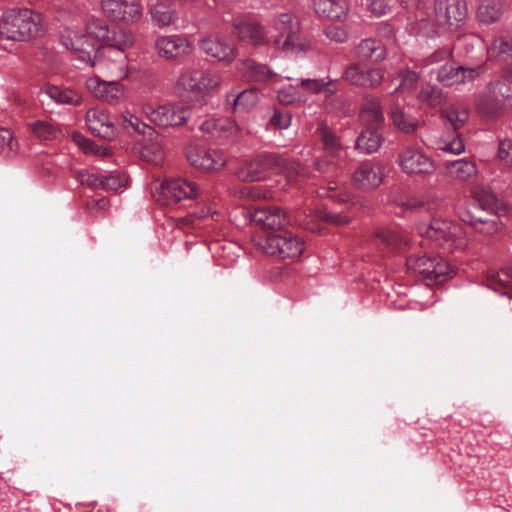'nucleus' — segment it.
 I'll list each match as a JSON object with an SVG mask.
<instances>
[{
	"instance_id": "1",
	"label": "nucleus",
	"mask_w": 512,
	"mask_h": 512,
	"mask_svg": "<svg viewBox=\"0 0 512 512\" xmlns=\"http://www.w3.org/2000/svg\"><path fill=\"white\" fill-rule=\"evenodd\" d=\"M110 29L99 19H93L86 25L84 34L68 31L61 36V43L69 49L77 60L84 64H95L99 61L97 54L101 49V41L106 43Z\"/></svg>"
},
{
	"instance_id": "2",
	"label": "nucleus",
	"mask_w": 512,
	"mask_h": 512,
	"mask_svg": "<svg viewBox=\"0 0 512 512\" xmlns=\"http://www.w3.org/2000/svg\"><path fill=\"white\" fill-rule=\"evenodd\" d=\"M43 32L42 16L28 8L6 11L0 18V38L26 41Z\"/></svg>"
},
{
	"instance_id": "3",
	"label": "nucleus",
	"mask_w": 512,
	"mask_h": 512,
	"mask_svg": "<svg viewBox=\"0 0 512 512\" xmlns=\"http://www.w3.org/2000/svg\"><path fill=\"white\" fill-rule=\"evenodd\" d=\"M277 32L273 36V45L291 56H300L311 50V41L301 32L300 21L291 13L279 14L273 23Z\"/></svg>"
},
{
	"instance_id": "4",
	"label": "nucleus",
	"mask_w": 512,
	"mask_h": 512,
	"mask_svg": "<svg viewBox=\"0 0 512 512\" xmlns=\"http://www.w3.org/2000/svg\"><path fill=\"white\" fill-rule=\"evenodd\" d=\"M221 81L218 72L190 68L180 74L176 90L181 96L187 93L189 98L203 105L206 103V96L218 89Z\"/></svg>"
},
{
	"instance_id": "5",
	"label": "nucleus",
	"mask_w": 512,
	"mask_h": 512,
	"mask_svg": "<svg viewBox=\"0 0 512 512\" xmlns=\"http://www.w3.org/2000/svg\"><path fill=\"white\" fill-rule=\"evenodd\" d=\"M417 230L422 237L434 241L446 252H454L466 245L461 228L445 220L434 219L430 223H421Z\"/></svg>"
},
{
	"instance_id": "6",
	"label": "nucleus",
	"mask_w": 512,
	"mask_h": 512,
	"mask_svg": "<svg viewBox=\"0 0 512 512\" xmlns=\"http://www.w3.org/2000/svg\"><path fill=\"white\" fill-rule=\"evenodd\" d=\"M257 246L265 254L282 259L299 257L304 250L303 240L289 230H280L266 233Z\"/></svg>"
},
{
	"instance_id": "7",
	"label": "nucleus",
	"mask_w": 512,
	"mask_h": 512,
	"mask_svg": "<svg viewBox=\"0 0 512 512\" xmlns=\"http://www.w3.org/2000/svg\"><path fill=\"white\" fill-rule=\"evenodd\" d=\"M290 165L287 158L275 152H264L239 168L237 176L244 182L260 181L266 177V172H287Z\"/></svg>"
},
{
	"instance_id": "8",
	"label": "nucleus",
	"mask_w": 512,
	"mask_h": 512,
	"mask_svg": "<svg viewBox=\"0 0 512 512\" xmlns=\"http://www.w3.org/2000/svg\"><path fill=\"white\" fill-rule=\"evenodd\" d=\"M406 265L409 271L419 274L431 283H441L450 274L447 262L439 256L412 255L407 258Z\"/></svg>"
},
{
	"instance_id": "9",
	"label": "nucleus",
	"mask_w": 512,
	"mask_h": 512,
	"mask_svg": "<svg viewBox=\"0 0 512 512\" xmlns=\"http://www.w3.org/2000/svg\"><path fill=\"white\" fill-rule=\"evenodd\" d=\"M154 48L160 57L178 64L183 63L193 53L190 40L178 34L157 37Z\"/></svg>"
},
{
	"instance_id": "10",
	"label": "nucleus",
	"mask_w": 512,
	"mask_h": 512,
	"mask_svg": "<svg viewBox=\"0 0 512 512\" xmlns=\"http://www.w3.org/2000/svg\"><path fill=\"white\" fill-rule=\"evenodd\" d=\"M342 79L356 87L374 89L382 83L384 70L380 67H370L360 62H353L343 70Z\"/></svg>"
},
{
	"instance_id": "11",
	"label": "nucleus",
	"mask_w": 512,
	"mask_h": 512,
	"mask_svg": "<svg viewBox=\"0 0 512 512\" xmlns=\"http://www.w3.org/2000/svg\"><path fill=\"white\" fill-rule=\"evenodd\" d=\"M198 196L199 189L196 183L186 178H174L161 183L158 200L165 205H172L196 199Z\"/></svg>"
},
{
	"instance_id": "12",
	"label": "nucleus",
	"mask_w": 512,
	"mask_h": 512,
	"mask_svg": "<svg viewBox=\"0 0 512 512\" xmlns=\"http://www.w3.org/2000/svg\"><path fill=\"white\" fill-rule=\"evenodd\" d=\"M148 119L159 127H177L183 125L190 117V110L179 104H164L156 108H144Z\"/></svg>"
},
{
	"instance_id": "13",
	"label": "nucleus",
	"mask_w": 512,
	"mask_h": 512,
	"mask_svg": "<svg viewBox=\"0 0 512 512\" xmlns=\"http://www.w3.org/2000/svg\"><path fill=\"white\" fill-rule=\"evenodd\" d=\"M224 21L231 24L232 34L240 41L253 45H265L269 43L264 27L249 16L240 15L232 20L224 18Z\"/></svg>"
},
{
	"instance_id": "14",
	"label": "nucleus",
	"mask_w": 512,
	"mask_h": 512,
	"mask_svg": "<svg viewBox=\"0 0 512 512\" xmlns=\"http://www.w3.org/2000/svg\"><path fill=\"white\" fill-rule=\"evenodd\" d=\"M186 157L193 167L203 171L219 170L227 161L222 150L198 145H189L186 148Z\"/></svg>"
},
{
	"instance_id": "15",
	"label": "nucleus",
	"mask_w": 512,
	"mask_h": 512,
	"mask_svg": "<svg viewBox=\"0 0 512 512\" xmlns=\"http://www.w3.org/2000/svg\"><path fill=\"white\" fill-rule=\"evenodd\" d=\"M402 171L408 175H429L435 171L434 162L420 149L407 146L398 156Z\"/></svg>"
},
{
	"instance_id": "16",
	"label": "nucleus",
	"mask_w": 512,
	"mask_h": 512,
	"mask_svg": "<svg viewBox=\"0 0 512 512\" xmlns=\"http://www.w3.org/2000/svg\"><path fill=\"white\" fill-rule=\"evenodd\" d=\"M400 4L411 11L412 15L409 16L411 31L425 36L434 37L437 32L433 26V23L427 18L428 17V6L425 0H399Z\"/></svg>"
},
{
	"instance_id": "17",
	"label": "nucleus",
	"mask_w": 512,
	"mask_h": 512,
	"mask_svg": "<svg viewBox=\"0 0 512 512\" xmlns=\"http://www.w3.org/2000/svg\"><path fill=\"white\" fill-rule=\"evenodd\" d=\"M97 63L87 64L90 67H98L100 70H107L111 76L123 79L129 73V60L126 53L114 48H101Z\"/></svg>"
},
{
	"instance_id": "18",
	"label": "nucleus",
	"mask_w": 512,
	"mask_h": 512,
	"mask_svg": "<svg viewBox=\"0 0 512 512\" xmlns=\"http://www.w3.org/2000/svg\"><path fill=\"white\" fill-rule=\"evenodd\" d=\"M85 86L96 98L109 104H118L126 99V89L117 81H104L93 76L86 80Z\"/></svg>"
},
{
	"instance_id": "19",
	"label": "nucleus",
	"mask_w": 512,
	"mask_h": 512,
	"mask_svg": "<svg viewBox=\"0 0 512 512\" xmlns=\"http://www.w3.org/2000/svg\"><path fill=\"white\" fill-rule=\"evenodd\" d=\"M472 197V202L467 204L460 211H469L474 215H478L480 213L498 214L502 210L503 203L487 186L474 187Z\"/></svg>"
},
{
	"instance_id": "20",
	"label": "nucleus",
	"mask_w": 512,
	"mask_h": 512,
	"mask_svg": "<svg viewBox=\"0 0 512 512\" xmlns=\"http://www.w3.org/2000/svg\"><path fill=\"white\" fill-rule=\"evenodd\" d=\"M467 16L464 0H436L434 5V23L437 25H454Z\"/></svg>"
},
{
	"instance_id": "21",
	"label": "nucleus",
	"mask_w": 512,
	"mask_h": 512,
	"mask_svg": "<svg viewBox=\"0 0 512 512\" xmlns=\"http://www.w3.org/2000/svg\"><path fill=\"white\" fill-rule=\"evenodd\" d=\"M248 215L255 224L274 232L282 230L289 223L286 213L276 206L255 207Z\"/></svg>"
},
{
	"instance_id": "22",
	"label": "nucleus",
	"mask_w": 512,
	"mask_h": 512,
	"mask_svg": "<svg viewBox=\"0 0 512 512\" xmlns=\"http://www.w3.org/2000/svg\"><path fill=\"white\" fill-rule=\"evenodd\" d=\"M384 171L382 163L365 161L353 173V182L362 190L375 189L383 182Z\"/></svg>"
},
{
	"instance_id": "23",
	"label": "nucleus",
	"mask_w": 512,
	"mask_h": 512,
	"mask_svg": "<svg viewBox=\"0 0 512 512\" xmlns=\"http://www.w3.org/2000/svg\"><path fill=\"white\" fill-rule=\"evenodd\" d=\"M102 9L113 20L134 22L141 17V7L136 0H102Z\"/></svg>"
},
{
	"instance_id": "24",
	"label": "nucleus",
	"mask_w": 512,
	"mask_h": 512,
	"mask_svg": "<svg viewBox=\"0 0 512 512\" xmlns=\"http://www.w3.org/2000/svg\"><path fill=\"white\" fill-rule=\"evenodd\" d=\"M86 125L95 135L104 139H114L117 135L112 116L103 109L91 108L86 112Z\"/></svg>"
},
{
	"instance_id": "25",
	"label": "nucleus",
	"mask_w": 512,
	"mask_h": 512,
	"mask_svg": "<svg viewBox=\"0 0 512 512\" xmlns=\"http://www.w3.org/2000/svg\"><path fill=\"white\" fill-rule=\"evenodd\" d=\"M480 74V67L471 68L455 63H446L437 72L436 79L445 86L472 81Z\"/></svg>"
},
{
	"instance_id": "26",
	"label": "nucleus",
	"mask_w": 512,
	"mask_h": 512,
	"mask_svg": "<svg viewBox=\"0 0 512 512\" xmlns=\"http://www.w3.org/2000/svg\"><path fill=\"white\" fill-rule=\"evenodd\" d=\"M199 129L203 134L216 141H225L238 132L237 124L229 118H209L203 121Z\"/></svg>"
},
{
	"instance_id": "27",
	"label": "nucleus",
	"mask_w": 512,
	"mask_h": 512,
	"mask_svg": "<svg viewBox=\"0 0 512 512\" xmlns=\"http://www.w3.org/2000/svg\"><path fill=\"white\" fill-rule=\"evenodd\" d=\"M200 48L208 57L230 63L236 58L235 49L218 35H209L200 41Z\"/></svg>"
},
{
	"instance_id": "28",
	"label": "nucleus",
	"mask_w": 512,
	"mask_h": 512,
	"mask_svg": "<svg viewBox=\"0 0 512 512\" xmlns=\"http://www.w3.org/2000/svg\"><path fill=\"white\" fill-rule=\"evenodd\" d=\"M459 217L462 222L473 227L476 232L486 236H493L503 228L498 214H491L490 218H481L480 214L474 215L469 211H459Z\"/></svg>"
},
{
	"instance_id": "29",
	"label": "nucleus",
	"mask_w": 512,
	"mask_h": 512,
	"mask_svg": "<svg viewBox=\"0 0 512 512\" xmlns=\"http://www.w3.org/2000/svg\"><path fill=\"white\" fill-rule=\"evenodd\" d=\"M360 119L366 128H378L384 122V114L380 100L372 95L364 98Z\"/></svg>"
},
{
	"instance_id": "30",
	"label": "nucleus",
	"mask_w": 512,
	"mask_h": 512,
	"mask_svg": "<svg viewBox=\"0 0 512 512\" xmlns=\"http://www.w3.org/2000/svg\"><path fill=\"white\" fill-rule=\"evenodd\" d=\"M322 150L332 158H339L343 150V145L334 129L326 123H320L315 131Z\"/></svg>"
},
{
	"instance_id": "31",
	"label": "nucleus",
	"mask_w": 512,
	"mask_h": 512,
	"mask_svg": "<svg viewBox=\"0 0 512 512\" xmlns=\"http://www.w3.org/2000/svg\"><path fill=\"white\" fill-rule=\"evenodd\" d=\"M244 73L245 76L256 82H263L268 84H274L283 79V76L273 72L265 64L257 63L252 59H248L244 62ZM284 79L290 80L291 77L284 76Z\"/></svg>"
},
{
	"instance_id": "32",
	"label": "nucleus",
	"mask_w": 512,
	"mask_h": 512,
	"mask_svg": "<svg viewBox=\"0 0 512 512\" xmlns=\"http://www.w3.org/2000/svg\"><path fill=\"white\" fill-rule=\"evenodd\" d=\"M41 92L57 104L78 106L82 103L81 94L71 87L46 84Z\"/></svg>"
},
{
	"instance_id": "33",
	"label": "nucleus",
	"mask_w": 512,
	"mask_h": 512,
	"mask_svg": "<svg viewBox=\"0 0 512 512\" xmlns=\"http://www.w3.org/2000/svg\"><path fill=\"white\" fill-rule=\"evenodd\" d=\"M487 287L512 298V267L490 271L487 276Z\"/></svg>"
},
{
	"instance_id": "34",
	"label": "nucleus",
	"mask_w": 512,
	"mask_h": 512,
	"mask_svg": "<svg viewBox=\"0 0 512 512\" xmlns=\"http://www.w3.org/2000/svg\"><path fill=\"white\" fill-rule=\"evenodd\" d=\"M315 12L324 18L341 20L347 14L345 0H314Z\"/></svg>"
},
{
	"instance_id": "35",
	"label": "nucleus",
	"mask_w": 512,
	"mask_h": 512,
	"mask_svg": "<svg viewBox=\"0 0 512 512\" xmlns=\"http://www.w3.org/2000/svg\"><path fill=\"white\" fill-rule=\"evenodd\" d=\"M338 79L330 77L321 79L303 78L300 80V86L307 92L313 94H323L330 97L338 91Z\"/></svg>"
},
{
	"instance_id": "36",
	"label": "nucleus",
	"mask_w": 512,
	"mask_h": 512,
	"mask_svg": "<svg viewBox=\"0 0 512 512\" xmlns=\"http://www.w3.org/2000/svg\"><path fill=\"white\" fill-rule=\"evenodd\" d=\"M355 55L359 59H373L378 62L385 59L386 50L380 40L367 38L355 47Z\"/></svg>"
},
{
	"instance_id": "37",
	"label": "nucleus",
	"mask_w": 512,
	"mask_h": 512,
	"mask_svg": "<svg viewBox=\"0 0 512 512\" xmlns=\"http://www.w3.org/2000/svg\"><path fill=\"white\" fill-rule=\"evenodd\" d=\"M394 126L406 134L414 133L419 125L416 117L406 113L399 104H393L390 112Z\"/></svg>"
},
{
	"instance_id": "38",
	"label": "nucleus",
	"mask_w": 512,
	"mask_h": 512,
	"mask_svg": "<svg viewBox=\"0 0 512 512\" xmlns=\"http://www.w3.org/2000/svg\"><path fill=\"white\" fill-rule=\"evenodd\" d=\"M488 90L496 99L501 97L512 105V65L505 68L500 80L488 84Z\"/></svg>"
},
{
	"instance_id": "39",
	"label": "nucleus",
	"mask_w": 512,
	"mask_h": 512,
	"mask_svg": "<svg viewBox=\"0 0 512 512\" xmlns=\"http://www.w3.org/2000/svg\"><path fill=\"white\" fill-rule=\"evenodd\" d=\"M446 169L451 178L460 181H467L477 174L475 163L465 158L447 163Z\"/></svg>"
},
{
	"instance_id": "40",
	"label": "nucleus",
	"mask_w": 512,
	"mask_h": 512,
	"mask_svg": "<svg viewBox=\"0 0 512 512\" xmlns=\"http://www.w3.org/2000/svg\"><path fill=\"white\" fill-rule=\"evenodd\" d=\"M382 144V137L376 128H366L356 140L355 148L364 154L376 152Z\"/></svg>"
},
{
	"instance_id": "41",
	"label": "nucleus",
	"mask_w": 512,
	"mask_h": 512,
	"mask_svg": "<svg viewBox=\"0 0 512 512\" xmlns=\"http://www.w3.org/2000/svg\"><path fill=\"white\" fill-rule=\"evenodd\" d=\"M503 13V0H481L477 16L482 23H494L500 19Z\"/></svg>"
},
{
	"instance_id": "42",
	"label": "nucleus",
	"mask_w": 512,
	"mask_h": 512,
	"mask_svg": "<svg viewBox=\"0 0 512 512\" xmlns=\"http://www.w3.org/2000/svg\"><path fill=\"white\" fill-rule=\"evenodd\" d=\"M134 42V36L130 31L118 28L110 31L106 43L101 48H114L125 53L127 49L134 45Z\"/></svg>"
},
{
	"instance_id": "43",
	"label": "nucleus",
	"mask_w": 512,
	"mask_h": 512,
	"mask_svg": "<svg viewBox=\"0 0 512 512\" xmlns=\"http://www.w3.org/2000/svg\"><path fill=\"white\" fill-rule=\"evenodd\" d=\"M470 115L469 108L463 103H453L442 111V117L445 118L454 130L464 126Z\"/></svg>"
},
{
	"instance_id": "44",
	"label": "nucleus",
	"mask_w": 512,
	"mask_h": 512,
	"mask_svg": "<svg viewBox=\"0 0 512 512\" xmlns=\"http://www.w3.org/2000/svg\"><path fill=\"white\" fill-rule=\"evenodd\" d=\"M140 156L148 163L158 165L164 159V151L157 139H145L140 147Z\"/></svg>"
},
{
	"instance_id": "45",
	"label": "nucleus",
	"mask_w": 512,
	"mask_h": 512,
	"mask_svg": "<svg viewBox=\"0 0 512 512\" xmlns=\"http://www.w3.org/2000/svg\"><path fill=\"white\" fill-rule=\"evenodd\" d=\"M446 94L443 90L434 85L423 86L418 93V100L430 108H440L446 102Z\"/></svg>"
},
{
	"instance_id": "46",
	"label": "nucleus",
	"mask_w": 512,
	"mask_h": 512,
	"mask_svg": "<svg viewBox=\"0 0 512 512\" xmlns=\"http://www.w3.org/2000/svg\"><path fill=\"white\" fill-rule=\"evenodd\" d=\"M28 128L41 141L55 139L60 133L57 125L48 120H36L29 123Z\"/></svg>"
},
{
	"instance_id": "47",
	"label": "nucleus",
	"mask_w": 512,
	"mask_h": 512,
	"mask_svg": "<svg viewBox=\"0 0 512 512\" xmlns=\"http://www.w3.org/2000/svg\"><path fill=\"white\" fill-rule=\"evenodd\" d=\"M150 13L152 20L160 27L171 25L177 20L176 11L162 2L153 5Z\"/></svg>"
},
{
	"instance_id": "48",
	"label": "nucleus",
	"mask_w": 512,
	"mask_h": 512,
	"mask_svg": "<svg viewBox=\"0 0 512 512\" xmlns=\"http://www.w3.org/2000/svg\"><path fill=\"white\" fill-rule=\"evenodd\" d=\"M375 242L379 246L386 247L391 250H397L406 243L405 239L398 232L390 229H379L375 234Z\"/></svg>"
},
{
	"instance_id": "49",
	"label": "nucleus",
	"mask_w": 512,
	"mask_h": 512,
	"mask_svg": "<svg viewBox=\"0 0 512 512\" xmlns=\"http://www.w3.org/2000/svg\"><path fill=\"white\" fill-rule=\"evenodd\" d=\"M120 125L128 133L136 132L138 134L145 135L147 131H149L150 134L154 132V130L149 125L142 122L130 111H125L121 114Z\"/></svg>"
},
{
	"instance_id": "50",
	"label": "nucleus",
	"mask_w": 512,
	"mask_h": 512,
	"mask_svg": "<svg viewBox=\"0 0 512 512\" xmlns=\"http://www.w3.org/2000/svg\"><path fill=\"white\" fill-rule=\"evenodd\" d=\"M258 102V94L253 89H248L240 92L233 98L232 109L233 112L248 111Z\"/></svg>"
},
{
	"instance_id": "51",
	"label": "nucleus",
	"mask_w": 512,
	"mask_h": 512,
	"mask_svg": "<svg viewBox=\"0 0 512 512\" xmlns=\"http://www.w3.org/2000/svg\"><path fill=\"white\" fill-rule=\"evenodd\" d=\"M490 58L504 57L512 58V37L500 36L496 38L487 50Z\"/></svg>"
},
{
	"instance_id": "52",
	"label": "nucleus",
	"mask_w": 512,
	"mask_h": 512,
	"mask_svg": "<svg viewBox=\"0 0 512 512\" xmlns=\"http://www.w3.org/2000/svg\"><path fill=\"white\" fill-rule=\"evenodd\" d=\"M128 183L126 174L120 172H112L102 175L100 187L107 191L118 192L120 189L125 188Z\"/></svg>"
},
{
	"instance_id": "53",
	"label": "nucleus",
	"mask_w": 512,
	"mask_h": 512,
	"mask_svg": "<svg viewBox=\"0 0 512 512\" xmlns=\"http://www.w3.org/2000/svg\"><path fill=\"white\" fill-rule=\"evenodd\" d=\"M319 197H328L339 202H347L350 195L343 192L334 181H329L326 187H321L317 190Z\"/></svg>"
},
{
	"instance_id": "54",
	"label": "nucleus",
	"mask_w": 512,
	"mask_h": 512,
	"mask_svg": "<svg viewBox=\"0 0 512 512\" xmlns=\"http://www.w3.org/2000/svg\"><path fill=\"white\" fill-rule=\"evenodd\" d=\"M17 141L14 140V136L11 130L7 128L0 129V154L5 156H11L17 151Z\"/></svg>"
},
{
	"instance_id": "55",
	"label": "nucleus",
	"mask_w": 512,
	"mask_h": 512,
	"mask_svg": "<svg viewBox=\"0 0 512 512\" xmlns=\"http://www.w3.org/2000/svg\"><path fill=\"white\" fill-rule=\"evenodd\" d=\"M316 218L335 225H343L350 221L351 217L342 212H331L326 209L316 210Z\"/></svg>"
},
{
	"instance_id": "56",
	"label": "nucleus",
	"mask_w": 512,
	"mask_h": 512,
	"mask_svg": "<svg viewBox=\"0 0 512 512\" xmlns=\"http://www.w3.org/2000/svg\"><path fill=\"white\" fill-rule=\"evenodd\" d=\"M75 177L82 185H86L90 188H97L101 185L102 175L89 172L85 169L76 171Z\"/></svg>"
},
{
	"instance_id": "57",
	"label": "nucleus",
	"mask_w": 512,
	"mask_h": 512,
	"mask_svg": "<svg viewBox=\"0 0 512 512\" xmlns=\"http://www.w3.org/2000/svg\"><path fill=\"white\" fill-rule=\"evenodd\" d=\"M336 159L337 158H332L326 154V156L320 157L314 162V167L321 173H334L338 170Z\"/></svg>"
},
{
	"instance_id": "58",
	"label": "nucleus",
	"mask_w": 512,
	"mask_h": 512,
	"mask_svg": "<svg viewBox=\"0 0 512 512\" xmlns=\"http://www.w3.org/2000/svg\"><path fill=\"white\" fill-rule=\"evenodd\" d=\"M439 149L453 155H459L465 151V145L463 140L456 136L451 140L443 141Z\"/></svg>"
},
{
	"instance_id": "59",
	"label": "nucleus",
	"mask_w": 512,
	"mask_h": 512,
	"mask_svg": "<svg viewBox=\"0 0 512 512\" xmlns=\"http://www.w3.org/2000/svg\"><path fill=\"white\" fill-rule=\"evenodd\" d=\"M277 95L279 101L283 104H292L300 99L299 92L292 85L279 89Z\"/></svg>"
},
{
	"instance_id": "60",
	"label": "nucleus",
	"mask_w": 512,
	"mask_h": 512,
	"mask_svg": "<svg viewBox=\"0 0 512 512\" xmlns=\"http://www.w3.org/2000/svg\"><path fill=\"white\" fill-rule=\"evenodd\" d=\"M452 55L450 48H441L433 52L427 58L423 60L424 66H429L449 59Z\"/></svg>"
},
{
	"instance_id": "61",
	"label": "nucleus",
	"mask_w": 512,
	"mask_h": 512,
	"mask_svg": "<svg viewBox=\"0 0 512 512\" xmlns=\"http://www.w3.org/2000/svg\"><path fill=\"white\" fill-rule=\"evenodd\" d=\"M271 124L279 129H286L291 124V116L288 112L275 111L270 120Z\"/></svg>"
},
{
	"instance_id": "62",
	"label": "nucleus",
	"mask_w": 512,
	"mask_h": 512,
	"mask_svg": "<svg viewBox=\"0 0 512 512\" xmlns=\"http://www.w3.org/2000/svg\"><path fill=\"white\" fill-rule=\"evenodd\" d=\"M326 37L334 42L343 43L347 40V33L342 27L329 26L325 29Z\"/></svg>"
},
{
	"instance_id": "63",
	"label": "nucleus",
	"mask_w": 512,
	"mask_h": 512,
	"mask_svg": "<svg viewBox=\"0 0 512 512\" xmlns=\"http://www.w3.org/2000/svg\"><path fill=\"white\" fill-rule=\"evenodd\" d=\"M77 143L86 153H95L99 155L107 154V150L105 148L97 147L91 140L86 139L84 137H79Z\"/></svg>"
},
{
	"instance_id": "64",
	"label": "nucleus",
	"mask_w": 512,
	"mask_h": 512,
	"mask_svg": "<svg viewBox=\"0 0 512 512\" xmlns=\"http://www.w3.org/2000/svg\"><path fill=\"white\" fill-rule=\"evenodd\" d=\"M498 156L500 159L512 163V140L503 139L499 142Z\"/></svg>"
}]
</instances>
